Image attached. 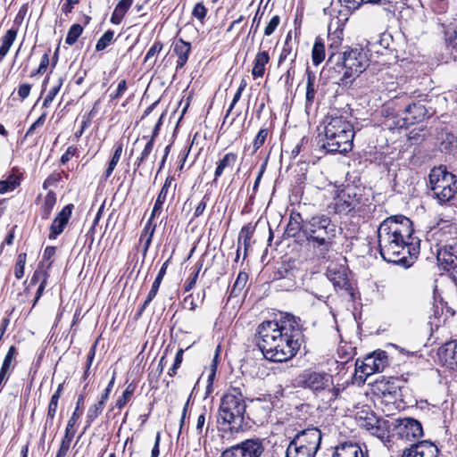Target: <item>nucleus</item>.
<instances>
[{"label":"nucleus","mask_w":457,"mask_h":457,"mask_svg":"<svg viewBox=\"0 0 457 457\" xmlns=\"http://www.w3.org/2000/svg\"><path fill=\"white\" fill-rule=\"evenodd\" d=\"M332 457H368L355 443H343L337 446Z\"/></svg>","instance_id":"21"},{"label":"nucleus","mask_w":457,"mask_h":457,"mask_svg":"<svg viewBox=\"0 0 457 457\" xmlns=\"http://www.w3.org/2000/svg\"><path fill=\"white\" fill-rule=\"evenodd\" d=\"M304 222L300 213H291L285 233L288 237H295L301 231L304 235Z\"/></svg>","instance_id":"24"},{"label":"nucleus","mask_w":457,"mask_h":457,"mask_svg":"<svg viewBox=\"0 0 457 457\" xmlns=\"http://www.w3.org/2000/svg\"><path fill=\"white\" fill-rule=\"evenodd\" d=\"M325 59V46L321 37H318L315 39L312 50V63L316 66L320 64Z\"/></svg>","instance_id":"32"},{"label":"nucleus","mask_w":457,"mask_h":457,"mask_svg":"<svg viewBox=\"0 0 457 457\" xmlns=\"http://www.w3.org/2000/svg\"><path fill=\"white\" fill-rule=\"evenodd\" d=\"M27 254L21 253L18 255L17 262L14 269V275L17 279H21L24 276V267L26 263Z\"/></svg>","instance_id":"47"},{"label":"nucleus","mask_w":457,"mask_h":457,"mask_svg":"<svg viewBox=\"0 0 457 457\" xmlns=\"http://www.w3.org/2000/svg\"><path fill=\"white\" fill-rule=\"evenodd\" d=\"M206 413H207V410L204 406L203 409H202V412L199 414V416L197 418V421H196L195 429H196V433H197L198 436H202L203 435L204 427V424H205V421H206Z\"/></svg>","instance_id":"58"},{"label":"nucleus","mask_w":457,"mask_h":457,"mask_svg":"<svg viewBox=\"0 0 457 457\" xmlns=\"http://www.w3.org/2000/svg\"><path fill=\"white\" fill-rule=\"evenodd\" d=\"M395 429L401 439L412 441L423 436L421 423L413 418H403L396 420Z\"/></svg>","instance_id":"16"},{"label":"nucleus","mask_w":457,"mask_h":457,"mask_svg":"<svg viewBox=\"0 0 457 457\" xmlns=\"http://www.w3.org/2000/svg\"><path fill=\"white\" fill-rule=\"evenodd\" d=\"M369 204L370 200L365 195L363 188L347 185L337 191L331 205L337 214L353 215L354 213H361Z\"/></svg>","instance_id":"8"},{"label":"nucleus","mask_w":457,"mask_h":457,"mask_svg":"<svg viewBox=\"0 0 457 457\" xmlns=\"http://www.w3.org/2000/svg\"><path fill=\"white\" fill-rule=\"evenodd\" d=\"M209 200H210V195L208 194H205L195 210L194 216H193L194 219H196V218L200 217L201 215H203Z\"/></svg>","instance_id":"57"},{"label":"nucleus","mask_w":457,"mask_h":457,"mask_svg":"<svg viewBox=\"0 0 457 457\" xmlns=\"http://www.w3.org/2000/svg\"><path fill=\"white\" fill-rule=\"evenodd\" d=\"M262 14H263V12H260V9H258L257 12H255L253 19L248 36L253 35V37H254V35L257 33L261 21H262Z\"/></svg>","instance_id":"59"},{"label":"nucleus","mask_w":457,"mask_h":457,"mask_svg":"<svg viewBox=\"0 0 457 457\" xmlns=\"http://www.w3.org/2000/svg\"><path fill=\"white\" fill-rule=\"evenodd\" d=\"M280 23V17L278 15H274L270 21L268 22L264 29V35L270 36L277 29L278 26Z\"/></svg>","instance_id":"54"},{"label":"nucleus","mask_w":457,"mask_h":457,"mask_svg":"<svg viewBox=\"0 0 457 457\" xmlns=\"http://www.w3.org/2000/svg\"><path fill=\"white\" fill-rule=\"evenodd\" d=\"M74 435H75V431L73 430V427L67 426L66 429H65V435L61 442V445L59 448L60 450H62V452L68 453L71 444V441L74 437Z\"/></svg>","instance_id":"45"},{"label":"nucleus","mask_w":457,"mask_h":457,"mask_svg":"<svg viewBox=\"0 0 457 457\" xmlns=\"http://www.w3.org/2000/svg\"><path fill=\"white\" fill-rule=\"evenodd\" d=\"M136 386L132 384H129L126 389L124 390L122 395L117 400L116 407L118 409H122L127 403L130 400L131 396L135 392Z\"/></svg>","instance_id":"43"},{"label":"nucleus","mask_w":457,"mask_h":457,"mask_svg":"<svg viewBox=\"0 0 457 457\" xmlns=\"http://www.w3.org/2000/svg\"><path fill=\"white\" fill-rule=\"evenodd\" d=\"M196 270L195 272L187 279V281L185 282V285H184V289L186 292H189L191 289L194 288V287L195 286L196 284V281H197V278H198V275H199V272H200V270L203 266L202 262H197L196 264Z\"/></svg>","instance_id":"49"},{"label":"nucleus","mask_w":457,"mask_h":457,"mask_svg":"<svg viewBox=\"0 0 457 457\" xmlns=\"http://www.w3.org/2000/svg\"><path fill=\"white\" fill-rule=\"evenodd\" d=\"M265 449V439L254 436L225 449L220 457H262Z\"/></svg>","instance_id":"11"},{"label":"nucleus","mask_w":457,"mask_h":457,"mask_svg":"<svg viewBox=\"0 0 457 457\" xmlns=\"http://www.w3.org/2000/svg\"><path fill=\"white\" fill-rule=\"evenodd\" d=\"M428 115V111L420 102L409 104L404 110L403 126L409 127L422 121Z\"/></svg>","instance_id":"19"},{"label":"nucleus","mask_w":457,"mask_h":457,"mask_svg":"<svg viewBox=\"0 0 457 457\" xmlns=\"http://www.w3.org/2000/svg\"><path fill=\"white\" fill-rule=\"evenodd\" d=\"M22 173L19 169L12 168V172L5 179L0 181V194H5L17 188L21 181Z\"/></svg>","instance_id":"23"},{"label":"nucleus","mask_w":457,"mask_h":457,"mask_svg":"<svg viewBox=\"0 0 457 457\" xmlns=\"http://www.w3.org/2000/svg\"><path fill=\"white\" fill-rule=\"evenodd\" d=\"M46 113H43L39 116V118L32 123V125L29 128V129L27 130L26 132V135L25 137H29V136H32L34 131L43 126V124L45 123V120H46Z\"/></svg>","instance_id":"61"},{"label":"nucleus","mask_w":457,"mask_h":457,"mask_svg":"<svg viewBox=\"0 0 457 457\" xmlns=\"http://www.w3.org/2000/svg\"><path fill=\"white\" fill-rule=\"evenodd\" d=\"M114 32L112 30H106L96 42V50L97 52L104 50L112 42Z\"/></svg>","instance_id":"42"},{"label":"nucleus","mask_w":457,"mask_h":457,"mask_svg":"<svg viewBox=\"0 0 457 457\" xmlns=\"http://www.w3.org/2000/svg\"><path fill=\"white\" fill-rule=\"evenodd\" d=\"M62 79L59 78L57 83L48 91L43 101V107L48 108L50 106L56 95L59 93L62 86Z\"/></svg>","instance_id":"41"},{"label":"nucleus","mask_w":457,"mask_h":457,"mask_svg":"<svg viewBox=\"0 0 457 457\" xmlns=\"http://www.w3.org/2000/svg\"><path fill=\"white\" fill-rule=\"evenodd\" d=\"M342 6L348 10L354 11L363 4H376L378 0H339Z\"/></svg>","instance_id":"46"},{"label":"nucleus","mask_w":457,"mask_h":457,"mask_svg":"<svg viewBox=\"0 0 457 457\" xmlns=\"http://www.w3.org/2000/svg\"><path fill=\"white\" fill-rule=\"evenodd\" d=\"M441 152L457 156V137L447 134L441 142Z\"/></svg>","instance_id":"36"},{"label":"nucleus","mask_w":457,"mask_h":457,"mask_svg":"<svg viewBox=\"0 0 457 457\" xmlns=\"http://www.w3.org/2000/svg\"><path fill=\"white\" fill-rule=\"evenodd\" d=\"M163 45L161 41H155L150 47L145 56V62H150L155 55H157L162 50Z\"/></svg>","instance_id":"50"},{"label":"nucleus","mask_w":457,"mask_h":457,"mask_svg":"<svg viewBox=\"0 0 457 457\" xmlns=\"http://www.w3.org/2000/svg\"><path fill=\"white\" fill-rule=\"evenodd\" d=\"M324 139L322 148L330 154H345L353 149L354 129L347 117L338 112L328 113L322 120Z\"/></svg>","instance_id":"3"},{"label":"nucleus","mask_w":457,"mask_h":457,"mask_svg":"<svg viewBox=\"0 0 457 457\" xmlns=\"http://www.w3.org/2000/svg\"><path fill=\"white\" fill-rule=\"evenodd\" d=\"M306 104L305 108H310L315 99L317 88L315 87L316 76L309 68L306 69Z\"/></svg>","instance_id":"26"},{"label":"nucleus","mask_w":457,"mask_h":457,"mask_svg":"<svg viewBox=\"0 0 457 457\" xmlns=\"http://www.w3.org/2000/svg\"><path fill=\"white\" fill-rule=\"evenodd\" d=\"M356 366L365 376L383 371L387 366L386 353L385 351L374 352L372 354L368 355L361 364H359V361H357Z\"/></svg>","instance_id":"15"},{"label":"nucleus","mask_w":457,"mask_h":457,"mask_svg":"<svg viewBox=\"0 0 457 457\" xmlns=\"http://www.w3.org/2000/svg\"><path fill=\"white\" fill-rule=\"evenodd\" d=\"M84 403V395H80L79 397H78V401H77V406H76V409L75 411H73L71 417L70 418V420H68V427H74L77 420H79V418L80 417V412L79 411V409L80 407V405H82Z\"/></svg>","instance_id":"53"},{"label":"nucleus","mask_w":457,"mask_h":457,"mask_svg":"<svg viewBox=\"0 0 457 457\" xmlns=\"http://www.w3.org/2000/svg\"><path fill=\"white\" fill-rule=\"evenodd\" d=\"M83 32V27L80 24L75 23L69 29L65 37V43L69 46H73L78 38Z\"/></svg>","instance_id":"39"},{"label":"nucleus","mask_w":457,"mask_h":457,"mask_svg":"<svg viewBox=\"0 0 457 457\" xmlns=\"http://www.w3.org/2000/svg\"><path fill=\"white\" fill-rule=\"evenodd\" d=\"M306 245L318 259H327L337 237V225L325 215H315L304 222Z\"/></svg>","instance_id":"4"},{"label":"nucleus","mask_w":457,"mask_h":457,"mask_svg":"<svg viewBox=\"0 0 457 457\" xmlns=\"http://www.w3.org/2000/svg\"><path fill=\"white\" fill-rule=\"evenodd\" d=\"M445 38L447 46L451 48V54L457 58V21L451 23L445 31Z\"/></svg>","instance_id":"28"},{"label":"nucleus","mask_w":457,"mask_h":457,"mask_svg":"<svg viewBox=\"0 0 457 457\" xmlns=\"http://www.w3.org/2000/svg\"><path fill=\"white\" fill-rule=\"evenodd\" d=\"M153 219L149 218L148 221L146 222L144 229L141 232L140 235V241H143L145 238H150L153 240L154 233L155 231L156 225L153 224Z\"/></svg>","instance_id":"48"},{"label":"nucleus","mask_w":457,"mask_h":457,"mask_svg":"<svg viewBox=\"0 0 457 457\" xmlns=\"http://www.w3.org/2000/svg\"><path fill=\"white\" fill-rule=\"evenodd\" d=\"M104 406L105 403L99 399L97 403L88 408L85 430L88 428L92 425L93 421L103 412Z\"/></svg>","instance_id":"35"},{"label":"nucleus","mask_w":457,"mask_h":457,"mask_svg":"<svg viewBox=\"0 0 457 457\" xmlns=\"http://www.w3.org/2000/svg\"><path fill=\"white\" fill-rule=\"evenodd\" d=\"M55 204H56V195L53 191H49L46 195V196L44 198V203L41 206L40 212H41V218L43 220L49 219Z\"/></svg>","instance_id":"33"},{"label":"nucleus","mask_w":457,"mask_h":457,"mask_svg":"<svg viewBox=\"0 0 457 457\" xmlns=\"http://www.w3.org/2000/svg\"><path fill=\"white\" fill-rule=\"evenodd\" d=\"M430 189L440 204L450 203L457 193L456 176L448 172L446 167H435L428 175Z\"/></svg>","instance_id":"10"},{"label":"nucleus","mask_w":457,"mask_h":457,"mask_svg":"<svg viewBox=\"0 0 457 457\" xmlns=\"http://www.w3.org/2000/svg\"><path fill=\"white\" fill-rule=\"evenodd\" d=\"M269 135L268 129H261L253 142V153H256L265 143Z\"/></svg>","instance_id":"44"},{"label":"nucleus","mask_w":457,"mask_h":457,"mask_svg":"<svg viewBox=\"0 0 457 457\" xmlns=\"http://www.w3.org/2000/svg\"><path fill=\"white\" fill-rule=\"evenodd\" d=\"M436 259L439 266L450 274L457 286V241L440 247Z\"/></svg>","instance_id":"12"},{"label":"nucleus","mask_w":457,"mask_h":457,"mask_svg":"<svg viewBox=\"0 0 457 457\" xmlns=\"http://www.w3.org/2000/svg\"><path fill=\"white\" fill-rule=\"evenodd\" d=\"M17 354L18 352L16 347L14 345L10 346L0 370L11 374L13 371L16 365L15 357Z\"/></svg>","instance_id":"34"},{"label":"nucleus","mask_w":457,"mask_h":457,"mask_svg":"<svg viewBox=\"0 0 457 457\" xmlns=\"http://www.w3.org/2000/svg\"><path fill=\"white\" fill-rule=\"evenodd\" d=\"M78 149L74 145L69 146L65 153L61 157V162L62 164L67 163L77 153Z\"/></svg>","instance_id":"64"},{"label":"nucleus","mask_w":457,"mask_h":457,"mask_svg":"<svg viewBox=\"0 0 457 457\" xmlns=\"http://www.w3.org/2000/svg\"><path fill=\"white\" fill-rule=\"evenodd\" d=\"M269 61L270 55L267 51H260L256 54L252 70V75L253 78H261L264 75L265 65L269 62Z\"/></svg>","instance_id":"27"},{"label":"nucleus","mask_w":457,"mask_h":457,"mask_svg":"<svg viewBox=\"0 0 457 457\" xmlns=\"http://www.w3.org/2000/svg\"><path fill=\"white\" fill-rule=\"evenodd\" d=\"M299 384L320 396L322 401L331 403L345 389L340 384L334 385L332 376L326 372L304 370L298 379Z\"/></svg>","instance_id":"6"},{"label":"nucleus","mask_w":457,"mask_h":457,"mask_svg":"<svg viewBox=\"0 0 457 457\" xmlns=\"http://www.w3.org/2000/svg\"><path fill=\"white\" fill-rule=\"evenodd\" d=\"M122 151H123V144L118 143L115 145V150L112 154V159L108 164V167L104 174V180H107L110 178V176L112 175L113 170L115 169V167L117 166V164L120 159Z\"/></svg>","instance_id":"37"},{"label":"nucleus","mask_w":457,"mask_h":457,"mask_svg":"<svg viewBox=\"0 0 457 457\" xmlns=\"http://www.w3.org/2000/svg\"><path fill=\"white\" fill-rule=\"evenodd\" d=\"M299 319L287 314L278 320L259 324L255 341L264 358L272 362H283L295 357L303 343Z\"/></svg>","instance_id":"1"},{"label":"nucleus","mask_w":457,"mask_h":457,"mask_svg":"<svg viewBox=\"0 0 457 457\" xmlns=\"http://www.w3.org/2000/svg\"><path fill=\"white\" fill-rule=\"evenodd\" d=\"M386 423L387 422L384 420H375L374 425L368 427V430L370 431L373 436L382 439L388 436Z\"/></svg>","instance_id":"38"},{"label":"nucleus","mask_w":457,"mask_h":457,"mask_svg":"<svg viewBox=\"0 0 457 457\" xmlns=\"http://www.w3.org/2000/svg\"><path fill=\"white\" fill-rule=\"evenodd\" d=\"M253 231L254 227H253L250 223L244 226L239 232L238 243L241 242L242 238H245V240H251Z\"/></svg>","instance_id":"60"},{"label":"nucleus","mask_w":457,"mask_h":457,"mask_svg":"<svg viewBox=\"0 0 457 457\" xmlns=\"http://www.w3.org/2000/svg\"><path fill=\"white\" fill-rule=\"evenodd\" d=\"M57 407H58V402L50 400L49 404H48L46 420V426L51 427L53 425V420L56 414Z\"/></svg>","instance_id":"51"},{"label":"nucleus","mask_w":457,"mask_h":457,"mask_svg":"<svg viewBox=\"0 0 457 457\" xmlns=\"http://www.w3.org/2000/svg\"><path fill=\"white\" fill-rule=\"evenodd\" d=\"M127 88H128V87H127L126 80L125 79L120 80L116 90L113 93L110 94V98L112 100L120 98L126 92Z\"/></svg>","instance_id":"56"},{"label":"nucleus","mask_w":457,"mask_h":457,"mask_svg":"<svg viewBox=\"0 0 457 457\" xmlns=\"http://www.w3.org/2000/svg\"><path fill=\"white\" fill-rule=\"evenodd\" d=\"M441 361L451 370L457 369V342L451 341L445 344L438 350Z\"/></svg>","instance_id":"20"},{"label":"nucleus","mask_w":457,"mask_h":457,"mask_svg":"<svg viewBox=\"0 0 457 457\" xmlns=\"http://www.w3.org/2000/svg\"><path fill=\"white\" fill-rule=\"evenodd\" d=\"M154 145V142L153 138H150L147 143L145 144L143 151L141 152L140 155L137 158L134 165L137 168H139L142 163H144L149 157L150 154L153 151Z\"/></svg>","instance_id":"40"},{"label":"nucleus","mask_w":457,"mask_h":457,"mask_svg":"<svg viewBox=\"0 0 457 457\" xmlns=\"http://www.w3.org/2000/svg\"><path fill=\"white\" fill-rule=\"evenodd\" d=\"M411 220L403 215L386 219L378 228L379 253L387 262L403 263L406 254L419 253L420 240L413 237Z\"/></svg>","instance_id":"2"},{"label":"nucleus","mask_w":457,"mask_h":457,"mask_svg":"<svg viewBox=\"0 0 457 457\" xmlns=\"http://www.w3.org/2000/svg\"><path fill=\"white\" fill-rule=\"evenodd\" d=\"M207 14V9L203 3H197L192 11V15L199 21H203Z\"/></svg>","instance_id":"55"},{"label":"nucleus","mask_w":457,"mask_h":457,"mask_svg":"<svg viewBox=\"0 0 457 457\" xmlns=\"http://www.w3.org/2000/svg\"><path fill=\"white\" fill-rule=\"evenodd\" d=\"M17 33V29H10L1 38L2 45L0 46V62L3 61L4 57L8 54L12 45L16 39Z\"/></svg>","instance_id":"30"},{"label":"nucleus","mask_w":457,"mask_h":457,"mask_svg":"<svg viewBox=\"0 0 457 457\" xmlns=\"http://www.w3.org/2000/svg\"><path fill=\"white\" fill-rule=\"evenodd\" d=\"M174 180L173 177L168 176L164 181V184L162 187L161 188L160 193L157 195L156 201L154 203V208L152 210L151 218H154L156 215H158L162 209V205L166 201L167 194L169 191V188L170 187V185L172 181Z\"/></svg>","instance_id":"25"},{"label":"nucleus","mask_w":457,"mask_h":457,"mask_svg":"<svg viewBox=\"0 0 457 457\" xmlns=\"http://www.w3.org/2000/svg\"><path fill=\"white\" fill-rule=\"evenodd\" d=\"M328 280L334 286L336 291L343 290L350 297L353 298V289L348 278L347 269L344 266H335L327 270V279H323L322 284H328Z\"/></svg>","instance_id":"14"},{"label":"nucleus","mask_w":457,"mask_h":457,"mask_svg":"<svg viewBox=\"0 0 457 457\" xmlns=\"http://www.w3.org/2000/svg\"><path fill=\"white\" fill-rule=\"evenodd\" d=\"M161 283H162V281H160L159 278L154 279V281L152 285V287L148 293V295L146 297V303H150L153 301V299L155 297V295H157V292L159 290Z\"/></svg>","instance_id":"62"},{"label":"nucleus","mask_w":457,"mask_h":457,"mask_svg":"<svg viewBox=\"0 0 457 457\" xmlns=\"http://www.w3.org/2000/svg\"><path fill=\"white\" fill-rule=\"evenodd\" d=\"M273 403L270 399L257 398L251 401L246 413V418L255 425H262L268 421Z\"/></svg>","instance_id":"13"},{"label":"nucleus","mask_w":457,"mask_h":457,"mask_svg":"<svg viewBox=\"0 0 457 457\" xmlns=\"http://www.w3.org/2000/svg\"><path fill=\"white\" fill-rule=\"evenodd\" d=\"M245 412L246 404L242 390L236 386L229 387L220 399L219 418L229 425L231 433H237L247 426Z\"/></svg>","instance_id":"5"},{"label":"nucleus","mask_w":457,"mask_h":457,"mask_svg":"<svg viewBox=\"0 0 457 457\" xmlns=\"http://www.w3.org/2000/svg\"><path fill=\"white\" fill-rule=\"evenodd\" d=\"M173 51L178 56L176 71H179L186 65L188 60V56L191 51V44L183 40L182 38H179L174 42Z\"/></svg>","instance_id":"22"},{"label":"nucleus","mask_w":457,"mask_h":457,"mask_svg":"<svg viewBox=\"0 0 457 457\" xmlns=\"http://www.w3.org/2000/svg\"><path fill=\"white\" fill-rule=\"evenodd\" d=\"M237 155L234 153H228L226 154L222 159H220L218 163H217V167H216V170H215V172H214V180H216L218 178H220L226 168H228L230 166H232L236 162H237Z\"/></svg>","instance_id":"31"},{"label":"nucleus","mask_w":457,"mask_h":457,"mask_svg":"<svg viewBox=\"0 0 457 457\" xmlns=\"http://www.w3.org/2000/svg\"><path fill=\"white\" fill-rule=\"evenodd\" d=\"M30 90H31L30 84H28V83L21 84L18 87V96H19L20 99L21 101L26 99L29 96Z\"/></svg>","instance_id":"63"},{"label":"nucleus","mask_w":457,"mask_h":457,"mask_svg":"<svg viewBox=\"0 0 457 457\" xmlns=\"http://www.w3.org/2000/svg\"><path fill=\"white\" fill-rule=\"evenodd\" d=\"M291 36H287L285 44L278 58V65H280L292 53V46L290 45Z\"/></svg>","instance_id":"52"},{"label":"nucleus","mask_w":457,"mask_h":457,"mask_svg":"<svg viewBox=\"0 0 457 457\" xmlns=\"http://www.w3.org/2000/svg\"><path fill=\"white\" fill-rule=\"evenodd\" d=\"M322 435L315 427L298 431L290 440L286 457H315L320 447Z\"/></svg>","instance_id":"9"},{"label":"nucleus","mask_w":457,"mask_h":457,"mask_svg":"<svg viewBox=\"0 0 457 457\" xmlns=\"http://www.w3.org/2000/svg\"><path fill=\"white\" fill-rule=\"evenodd\" d=\"M73 207L74 206L71 204H67L56 215L50 226V233L48 235L49 239H55L60 234L63 232L71 216Z\"/></svg>","instance_id":"18"},{"label":"nucleus","mask_w":457,"mask_h":457,"mask_svg":"<svg viewBox=\"0 0 457 457\" xmlns=\"http://www.w3.org/2000/svg\"><path fill=\"white\" fill-rule=\"evenodd\" d=\"M132 4L133 0H120L112 14L111 22L119 25Z\"/></svg>","instance_id":"29"},{"label":"nucleus","mask_w":457,"mask_h":457,"mask_svg":"<svg viewBox=\"0 0 457 457\" xmlns=\"http://www.w3.org/2000/svg\"><path fill=\"white\" fill-rule=\"evenodd\" d=\"M437 447L429 441H420L405 448L402 457H437Z\"/></svg>","instance_id":"17"},{"label":"nucleus","mask_w":457,"mask_h":457,"mask_svg":"<svg viewBox=\"0 0 457 457\" xmlns=\"http://www.w3.org/2000/svg\"><path fill=\"white\" fill-rule=\"evenodd\" d=\"M369 66L367 53L362 48H351L337 57V67L343 73L338 79L340 86H349Z\"/></svg>","instance_id":"7"}]
</instances>
